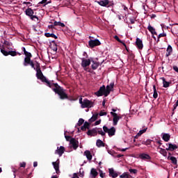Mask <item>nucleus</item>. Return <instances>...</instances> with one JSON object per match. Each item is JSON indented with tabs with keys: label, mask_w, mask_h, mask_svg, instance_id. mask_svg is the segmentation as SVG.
<instances>
[{
	"label": "nucleus",
	"mask_w": 178,
	"mask_h": 178,
	"mask_svg": "<svg viewBox=\"0 0 178 178\" xmlns=\"http://www.w3.org/2000/svg\"><path fill=\"white\" fill-rule=\"evenodd\" d=\"M49 87L51 88L56 94L59 95L60 99H69V101H73L72 97H69V96H67V94H66V92H65V90L64 88L60 87V86H59L58 83H52Z\"/></svg>",
	"instance_id": "f257e3e1"
},
{
	"label": "nucleus",
	"mask_w": 178,
	"mask_h": 178,
	"mask_svg": "<svg viewBox=\"0 0 178 178\" xmlns=\"http://www.w3.org/2000/svg\"><path fill=\"white\" fill-rule=\"evenodd\" d=\"M36 67V77L38 79V80H41L42 81V83H47V86L49 87L52 83H51V81H48V79H47V77H45V76H44V74H42V71H41V67L39 63H36L35 65Z\"/></svg>",
	"instance_id": "f03ea898"
},
{
	"label": "nucleus",
	"mask_w": 178,
	"mask_h": 178,
	"mask_svg": "<svg viewBox=\"0 0 178 178\" xmlns=\"http://www.w3.org/2000/svg\"><path fill=\"white\" fill-rule=\"evenodd\" d=\"M91 65V60L90 59H86L84 58H81V65L83 67V69L85 70V72H88L89 73L91 72L90 70H88V66H90Z\"/></svg>",
	"instance_id": "7ed1b4c3"
},
{
	"label": "nucleus",
	"mask_w": 178,
	"mask_h": 178,
	"mask_svg": "<svg viewBox=\"0 0 178 178\" xmlns=\"http://www.w3.org/2000/svg\"><path fill=\"white\" fill-rule=\"evenodd\" d=\"M103 130H104V133L108 134L109 137H113V136H115V134L116 133V129L114 127L109 129V128H108V127L104 125L103 127Z\"/></svg>",
	"instance_id": "20e7f679"
},
{
	"label": "nucleus",
	"mask_w": 178,
	"mask_h": 178,
	"mask_svg": "<svg viewBox=\"0 0 178 178\" xmlns=\"http://www.w3.org/2000/svg\"><path fill=\"white\" fill-rule=\"evenodd\" d=\"M95 94L97 95V97H102V95H104V97H106V91L105 86L103 85L102 87H100L99 90L95 92Z\"/></svg>",
	"instance_id": "39448f33"
},
{
	"label": "nucleus",
	"mask_w": 178,
	"mask_h": 178,
	"mask_svg": "<svg viewBox=\"0 0 178 178\" xmlns=\"http://www.w3.org/2000/svg\"><path fill=\"white\" fill-rule=\"evenodd\" d=\"M94 106V102L86 99L83 100L81 108H92Z\"/></svg>",
	"instance_id": "423d86ee"
},
{
	"label": "nucleus",
	"mask_w": 178,
	"mask_h": 178,
	"mask_svg": "<svg viewBox=\"0 0 178 178\" xmlns=\"http://www.w3.org/2000/svg\"><path fill=\"white\" fill-rule=\"evenodd\" d=\"M101 44V42L99 40L96 39V40H90L88 42V45L90 48H94L95 47H98Z\"/></svg>",
	"instance_id": "0eeeda50"
},
{
	"label": "nucleus",
	"mask_w": 178,
	"mask_h": 178,
	"mask_svg": "<svg viewBox=\"0 0 178 178\" xmlns=\"http://www.w3.org/2000/svg\"><path fill=\"white\" fill-rule=\"evenodd\" d=\"M110 113L113 118V126H116V124H118V122H119V120H120V119H122V117L118 115V114L116 113L111 112Z\"/></svg>",
	"instance_id": "6e6552de"
},
{
	"label": "nucleus",
	"mask_w": 178,
	"mask_h": 178,
	"mask_svg": "<svg viewBox=\"0 0 178 178\" xmlns=\"http://www.w3.org/2000/svg\"><path fill=\"white\" fill-rule=\"evenodd\" d=\"M113 87H115V83L111 82L109 85H108L106 88V97H108L109 94H111V91L113 90Z\"/></svg>",
	"instance_id": "1a4fd4ad"
},
{
	"label": "nucleus",
	"mask_w": 178,
	"mask_h": 178,
	"mask_svg": "<svg viewBox=\"0 0 178 178\" xmlns=\"http://www.w3.org/2000/svg\"><path fill=\"white\" fill-rule=\"evenodd\" d=\"M55 154L59 155V156H62L63 154H65V147L60 146L58 147L57 149L55 150Z\"/></svg>",
	"instance_id": "9d476101"
},
{
	"label": "nucleus",
	"mask_w": 178,
	"mask_h": 178,
	"mask_svg": "<svg viewBox=\"0 0 178 178\" xmlns=\"http://www.w3.org/2000/svg\"><path fill=\"white\" fill-rule=\"evenodd\" d=\"M70 143L72 145V148L74 149H77V148H79V140L75 138H71Z\"/></svg>",
	"instance_id": "9b49d317"
},
{
	"label": "nucleus",
	"mask_w": 178,
	"mask_h": 178,
	"mask_svg": "<svg viewBox=\"0 0 178 178\" xmlns=\"http://www.w3.org/2000/svg\"><path fill=\"white\" fill-rule=\"evenodd\" d=\"M108 173H109L110 177L116 178L119 176L118 172L116 171H115V170L113 168H109Z\"/></svg>",
	"instance_id": "f8f14e48"
},
{
	"label": "nucleus",
	"mask_w": 178,
	"mask_h": 178,
	"mask_svg": "<svg viewBox=\"0 0 178 178\" xmlns=\"http://www.w3.org/2000/svg\"><path fill=\"white\" fill-rule=\"evenodd\" d=\"M136 46L138 49H143V48H144V44H143V40L137 38L136 41Z\"/></svg>",
	"instance_id": "ddd939ff"
},
{
	"label": "nucleus",
	"mask_w": 178,
	"mask_h": 178,
	"mask_svg": "<svg viewBox=\"0 0 178 178\" xmlns=\"http://www.w3.org/2000/svg\"><path fill=\"white\" fill-rule=\"evenodd\" d=\"M97 134V128H94L92 129H89L87 132L88 136H95Z\"/></svg>",
	"instance_id": "4468645a"
},
{
	"label": "nucleus",
	"mask_w": 178,
	"mask_h": 178,
	"mask_svg": "<svg viewBox=\"0 0 178 178\" xmlns=\"http://www.w3.org/2000/svg\"><path fill=\"white\" fill-rule=\"evenodd\" d=\"M178 146L176 144L168 143V147L166 148V151H175L177 149Z\"/></svg>",
	"instance_id": "2eb2a0df"
},
{
	"label": "nucleus",
	"mask_w": 178,
	"mask_h": 178,
	"mask_svg": "<svg viewBox=\"0 0 178 178\" xmlns=\"http://www.w3.org/2000/svg\"><path fill=\"white\" fill-rule=\"evenodd\" d=\"M52 165L56 170V172L59 173V159H57L56 161L53 162Z\"/></svg>",
	"instance_id": "dca6fc26"
},
{
	"label": "nucleus",
	"mask_w": 178,
	"mask_h": 178,
	"mask_svg": "<svg viewBox=\"0 0 178 178\" xmlns=\"http://www.w3.org/2000/svg\"><path fill=\"white\" fill-rule=\"evenodd\" d=\"M147 30L151 33L152 35H158V34L156 33V31H155V29L154 27H152L151 26V24H149L148 26H147Z\"/></svg>",
	"instance_id": "f3484780"
},
{
	"label": "nucleus",
	"mask_w": 178,
	"mask_h": 178,
	"mask_svg": "<svg viewBox=\"0 0 178 178\" xmlns=\"http://www.w3.org/2000/svg\"><path fill=\"white\" fill-rule=\"evenodd\" d=\"M83 154L86 156L88 161H91V159H92V154H91V152H90V150L85 151Z\"/></svg>",
	"instance_id": "a211bd4d"
},
{
	"label": "nucleus",
	"mask_w": 178,
	"mask_h": 178,
	"mask_svg": "<svg viewBox=\"0 0 178 178\" xmlns=\"http://www.w3.org/2000/svg\"><path fill=\"white\" fill-rule=\"evenodd\" d=\"M162 139L165 141V143H168L170 140V134H162Z\"/></svg>",
	"instance_id": "6ab92c4d"
},
{
	"label": "nucleus",
	"mask_w": 178,
	"mask_h": 178,
	"mask_svg": "<svg viewBox=\"0 0 178 178\" xmlns=\"http://www.w3.org/2000/svg\"><path fill=\"white\" fill-rule=\"evenodd\" d=\"M97 3L100 5V6H108L109 5V0H101L99 1H97Z\"/></svg>",
	"instance_id": "aec40b11"
},
{
	"label": "nucleus",
	"mask_w": 178,
	"mask_h": 178,
	"mask_svg": "<svg viewBox=\"0 0 178 178\" xmlns=\"http://www.w3.org/2000/svg\"><path fill=\"white\" fill-rule=\"evenodd\" d=\"M25 14L26 15V16H29V17H31V16H33V15H34V10H33V9L30 8H28L25 10Z\"/></svg>",
	"instance_id": "412c9836"
},
{
	"label": "nucleus",
	"mask_w": 178,
	"mask_h": 178,
	"mask_svg": "<svg viewBox=\"0 0 178 178\" xmlns=\"http://www.w3.org/2000/svg\"><path fill=\"white\" fill-rule=\"evenodd\" d=\"M172 52H173V48H172V46L168 45V48L166 49V57L170 56L172 55Z\"/></svg>",
	"instance_id": "4be33fe9"
},
{
	"label": "nucleus",
	"mask_w": 178,
	"mask_h": 178,
	"mask_svg": "<svg viewBox=\"0 0 178 178\" xmlns=\"http://www.w3.org/2000/svg\"><path fill=\"white\" fill-rule=\"evenodd\" d=\"M92 65L91 67L92 69V70H97V69H98L99 66V63L97 62V61H94L92 60Z\"/></svg>",
	"instance_id": "5701e85b"
},
{
	"label": "nucleus",
	"mask_w": 178,
	"mask_h": 178,
	"mask_svg": "<svg viewBox=\"0 0 178 178\" xmlns=\"http://www.w3.org/2000/svg\"><path fill=\"white\" fill-rule=\"evenodd\" d=\"M139 157L140 158V159H151V156L147 154H141L139 155Z\"/></svg>",
	"instance_id": "b1692460"
},
{
	"label": "nucleus",
	"mask_w": 178,
	"mask_h": 178,
	"mask_svg": "<svg viewBox=\"0 0 178 178\" xmlns=\"http://www.w3.org/2000/svg\"><path fill=\"white\" fill-rule=\"evenodd\" d=\"M168 159H170V161H172V163H173V165H177V159H176V157L168 156Z\"/></svg>",
	"instance_id": "393cba45"
},
{
	"label": "nucleus",
	"mask_w": 178,
	"mask_h": 178,
	"mask_svg": "<svg viewBox=\"0 0 178 178\" xmlns=\"http://www.w3.org/2000/svg\"><path fill=\"white\" fill-rule=\"evenodd\" d=\"M161 80L163 81V87H164V88H168V87L170 86V82L166 81V79L165 78L162 77Z\"/></svg>",
	"instance_id": "a878e982"
},
{
	"label": "nucleus",
	"mask_w": 178,
	"mask_h": 178,
	"mask_svg": "<svg viewBox=\"0 0 178 178\" xmlns=\"http://www.w3.org/2000/svg\"><path fill=\"white\" fill-rule=\"evenodd\" d=\"M96 145L98 148H101V147H105V143L101 139H98L96 142Z\"/></svg>",
	"instance_id": "bb28decb"
},
{
	"label": "nucleus",
	"mask_w": 178,
	"mask_h": 178,
	"mask_svg": "<svg viewBox=\"0 0 178 178\" xmlns=\"http://www.w3.org/2000/svg\"><path fill=\"white\" fill-rule=\"evenodd\" d=\"M31 62H32L31 57H25L24 62V66H27Z\"/></svg>",
	"instance_id": "cd10ccee"
},
{
	"label": "nucleus",
	"mask_w": 178,
	"mask_h": 178,
	"mask_svg": "<svg viewBox=\"0 0 178 178\" xmlns=\"http://www.w3.org/2000/svg\"><path fill=\"white\" fill-rule=\"evenodd\" d=\"M45 37H47V38H49V37H51L52 38H55V40H58V36H56L55 34L54 33H44Z\"/></svg>",
	"instance_id": "c85d7f7f"
},
{
	"label": "nucleus",
	"mask_w": 178,
	"mask_h": 178,
	"mask_svg": "<svg viewBox=\"0 0 178 178\" xmlns=\"http://www.w3.org/2000/svg\"><path fill=\"white\" fill-rule=\"evenodd\" d=\"M90 175H92V177L95 178L97 176H98V172H97V170L95 168H92L90 171Z\"/></svg>",
	"instance_id": "c756f323"
},
{
	"label": "nucleus",
	"mask_w": 178,
	"mask_h": 178,
	"mask_svg": "<svg viewBox=\"0 0 178 178\" xmlns=\"http://www.w3.org/2000/svg\"><path fill=\"white\" fill-rule=\"evenodd\" d=\"M153 98H154V99H156V98H158V92L156 91V86L155 85L153 86Z\"/></svg>",
	"instance_id": "7c9ffc66"
},
{
	"label": "nucleus",
	"mask_w": 178,
	"mask_h": 178,
	"mask_svg": "<svg viewBox=\"0 0 178 178\" xmlns=\"http://www.w3.org/2000/svg\"><path fill=\"white\" fill-rule=\"evenodd\" d=\"M97 119H98V113L93 114L92 118L89 120V122H90V123H92V122H95Z\"/></svg>",
	"instance_id": "2f4dec72"
},
{
	"label": "nucleus",
	"mask_w": 178,
	"mask_h": 178,
	"mask_svg": "<svg viewBox=\"0 0 178 178\" xmlns=\"http://www.w3.org/2000/svg\"><path fill=\"white\" fill-rule=\"evenodd\" d=\"M114 38H115V40H116V41H118V42H120V44H122V45H123L124 47H125V48H127L126 43L123 42L122 41V40H120V39L119 38V36L115 35V36H114Z\"/></svg>",
	"instance_id": "473e14b6"
},
{
	"label": "nucleus",
	"mask_w": 178,
	"mask_h": 178,
	"mask_svg": "<svg viewBox=\"0 0 178 178\" xmlns=\"http://www.w3.org/2000/svg\"><path fill=\"white\" fill-rule=\"evenodd\" d=\"M152 143V140H150V139H147L146 140H143L142 142V144L143 145H151V143Z\"/></svg>",
	"instance_id": "72a5a7b5"
},
{
	"label": "nucleus",
	"mask_w": 178,
	"mask_h": 178,
	"mask_svg": "<svg viewBox=\"0 0 178 178\" xmlns=\"http://www.w3.org/2000/svg\"><path fill=\"white\" fill-rule=\"evenodd\" d=\"M97 133L98 134H100V136H105L106 132H104V131H102V129L101 128H97Z\"/></svg>",
	"instance_id": "f704fd0d"
},
{
	"label": "nucleus",
	"mask_w": 178,
	"mask_h": 178,
	"mask_svg": "<svg viewBox=\"0 0 178 178\" xmlns=\"http://www.w3.org/2000/svg\"><path fill=\"white\" fill-rule=\"evenodd\" d=\"M54 26H60V27H65V24L60 22L55 21L54 22Z\"/></svg>",
	"instance_id": "c9c22d12"
},
{
	"label": "nucleus",
	"mask_w": 178,
	"mask_h": 178,
	"mask_svg": "<svg viewBox=\"0 0 178 178\" xmlns=\"http://www.w3.org/2000/svg\"><path fill=\"white\" fill-rule=\"evenodd\" d=\"M52 43H53V51L54 52H56V51H58V45L56 44L54 40L52 41Z\"/></svg>",
	"instance_id": "e433bc0d"
},
{
	"label": "nucleus",
	"mask_w": 178,
	"mask_h": 178,
	"mask_svg": "<svg viewBox=\"0 0 178 178\" xmlns=\"http://www.w3.org/2000/svg\"><path fill=\"white\" fill-rule=\"evenodd\" d=\"M160 153L163 155V156H166L168 155V152L166 149L161 148Z\"/></svg>",
	"instance_id": "4c0bfd02"
},
{
	"label": "nucleus",
	"mask_w": 178,
	"mask_h": 178,
	"mask_svg": "<svg viewBox=\"0 0 178 178\" xmlns=\"http://www.w3.org/2000/svg\"><path fill=\"white\" fill-rule=\"evenodd\" d=\"M148 128H145L140 131H139V132L138 133V136H143V134H144V133H145V131H147Z\"/></svg>",
	"instance_id": "58836bf2"
},
{
	"label": "nucleus",
	"mask_w": 178,
	"mask_h": 178,
	"mask_svg": "<svg viewBox=\"0 0 178 178\" xmlns=\"http://www.w3.org/2000/svg\"><path fill=\"white\" fill-rule=\"evenodd\" d=\"M1 52L4 55V56H8L9 55V51H7L3 49H1Z\"/></svg>",
	"instance_id": "ea45409f"
},
{
	"label": "nucleus",
	"mask_w": 178,
	"mask_h": 178,
	"mask_svg": "<svg viewBox=\"0 0 178 178\" xmlns=\"http://www.w3.org/2000/svg\"><path fill=\"white\" fill-rule=\"evenodd\" d=\"M120 178H129L130 177V175L126 172H124L120 176Z\"/></svg>",
	"instance_id": "a19ab883"
},
{
	"label": "nucleus",
	"mask_w": 178,
	"mask_h": 178,
	"mask_svg": "<svg viewBox=\"0 0 178 178\" xmlns=\"http://www.w3.org/2000/svg\"><path fill=\"white\" fill-rule=\"evenodd\" d=\"M8 55H10L11 56H16V55H17V52L15 51H8Z\"/></svg>",
	"instance_id": "79ce46f5"
},
{
	"label": "nucleus",
	"mask_w": 178,
	"mask_h": 178,
	"mask_svg": "<svg viewBox=\"0 0 178 178\" xmlns=\"http://www.w3.org/2000/svg\"><path fill=\"white\" fill-rule=\"evenodd\" d=\"M162 37H166V33H160V34L158 35V38H157V42H159V38H162Z\"/></svg>",
	"instance_id": "37998d69"
},
{
	"label": "nucleus",
	"mask_w": 178,
	"mask_h": 178,
	"mask_svg": "<svg viewBox=\"0 0 178 178\" xmlns=\"http://www.w3.org/2000/svg\"><path fill=\"white\" fill-rule=\"evenodd\" d=\"M26 58H32L33 57V55L31 54V53L29 52V51H26L24 53V54Z\"/></svg>",
	"instance_id": "c03bdc74"
},
{
	"label": "nucleus",
	"mask_w": 178,
	"mask_h": 178,
	"mask_svg": "<svg viewBox=\"0 0 178 178\" xmlns=\"http://www.w3.org/2000/svg\"><path fill=\"white\" fill-rule=\"evenodd\" d=\"M47 2H48V0H42L38 3V6H40V5H46Z\"/></svg>",
	"instance_id": "a18cd8bd"
},
{
	"label": "nucleus",
	"mask_w": 178,
	"mask_h": 178,
	"mask_svg": "<svg viewBox=\"0 0 178 178\" xmlns=\"http://www.w3.org/2000/svg\"><path fill=\"white\" fill-rule=\"evenodd\" d=\"M84 123V119L80 118L78 121V126H81Z\"/></svg>",
	"instance_id": "49530a36"
},
{
	"label": "nucleus",
	"mask_w": 178,
	"mask_h": 178,
	"mask_svg": "<svg viewBox=\"0 0 178 178\" xmlns=\"http://www.w3.org/2000/svg\"><path fill=\"white\" fill-rule=\"evenodd\" d=\"M29 65H30L32 67V69H34V70H35L37 69V67H35V65H34V63L32 61L31 63H30Z\"/></svg>",
	"instance_id": "de8ad7c7"
},
{
	"label": "nucleus",
	"mask_w": 178,
	"mask_h": 178,
	"mask_svg": "<svg viewBox=\"0 0 178 178\" xmlns=\"http://www.w3.org/2000/svg\"><path fill=\"white\" fill-rule=\"evenodd\" d=\"M83 127H86L88 129H90V123H88V122H85Z\"/></svg>",
	"instance_id": "09e8293b"
},
{
	"label": "nucleus",
	"mask_w": 178,
	"mask_h": 178,
	"mask_svg": "<svg viewBox=\"0 0 178 178\" xmlns=\"http://www.w3.org/2000/svg\"><path fill=\"white\" fill-rule=\"evenodd\" d=\"M129 172L130 173H134V175H136V173H137L138 170L136 169H129Z\"/></svg>",
	"instance_id": "8fccbe9b"
},
{
	"label": "nucleus",
	"mask_w": 178,
	"mask_h": 178,
	"mask_svg": "<svg viewBox=\"0 0 178 178\" xmlns=\"http://www.w3.org/2000/svg\"><path fill=\"white\" fill-rule=\"evenodd\" d=\"M99 176L102 178H104L105 177V173L102 172V170H99Z\"/></svg>",
	"instance_id": "3c124183"
},
{
	"label": "nucleus",
	"mask_w": 178,
	"mask_h": 178,
	"mask_svg": "<svg viewBox=\"0 0 178 178\" xmlns=\"http://www.w3.org/2000/svg\"><path fill=\"white\" fill-rule=\"evenodd\" d=\"M99 115V116H106L107 113H106V112L100 111Z\"/></svg>",
	"instance_id": "603ef678"
},
{
	"label": "nucleus",
	"mask_w": 178,
	"mask_h": 178,
	"mask_svg": "<svg viewBox=\"0 0 178 178\" xmlns=\"http://www.w3.org/2000/svg\"><path fill=\"white\" fill-rule=\"evenodd\" d=\"M65 140H67V141H70V140H72V138H72V136H65Z\"/></svg>",
	"instance_id": "864d4df0"
},
{
	"label": "nucleus",
	"mask_w": 178,
	"mask_h": 178,
	"mask_svg": "<svg viewBox=\"0 0 178 178\" xmlns=\"http://www.w3.org/2000/svg\"><path fill=\"white\" fill-rule=\"evenodd\" d=\"M19 166L20 168H26V162L20 163Z\"/></svg>",
	"instance_id": "5fc2aeb1"
},
{
	"label": "nucleus",
	"mask_w": 178,
	"mask_h": 178,
	"mask_svg": "<svg viewBox=\"0 0 178 178\" xmlns=\"http://www.w3.org/2000/svg\"><path fill=\"white\" fill-rule=\"evenodd\" d=\"M31 20H34V19H37L38 20V17H37V15H32V16H31Z\"/></svg>",
	"instance_id": "6e6d98bb"
},
{
	"label": "nucleus",
	"mask_w": 178,
	"mask_h": 178,
	"mask_svg": "<svg viewBox=\"0 0 178 178\" xmlns=\"http://www.w3.org/2000/svg\"><path fill=\"white\" fill-rule=\"evenodd\" d=\"M127 149H129V147H127L125 149L118 148V151H122V152H124L127 151Z\"/></svg>",
	"instance_id": "4d7b16f0"
},
{
	"label": "nucleus",
	"mask_w": 178,
	"mask_h": 178,
	"mask_svg": "<svg viewBox=\"0 0 178 178\" xmlns=\"http://www.w3.org/2000/svg\"><path fill=\"white\" fill-rule=\"evenodd\" d=\"M129 21L131 22V24H134V23H135L134 18H129Z\"/></svg>",
	"instance_id": "13d9d810"
},
{
	"label": "nucleus",
	"mask_w": 178,
	"mask_h": 178,
	"mask_svg": "<svg viewBox=\"0 0 178 178\" xmlns=\"http://www.w3.org/2000/svg\"><path fill=\"white\" fill-rule=\"evenodd\" d=\"M88 128H86V127H84V125H83L81 127V130H82V131H86V130H87Z\"/></svg>",
	"instance_id": "bf43d9fd"
},
{
	"label": "nucleus",
	"mask_w": 178,
	"mask_h": 178,
	"mask_svg": "<svg viewBox=\"0 0 178 178\" xmlns=\"http://www.w3.org/2000/svg\"><path fill=\"white\" fill-rule=\"evenodd\" d=\"M95 124V126H98V124H101V120L96 121Z\"/></svg>",
	"instance_id": "052dcab7"
},
{
	"label": "nucleus",
	"mask_w": 178,
	"mask_h": 178,
	"mask_svg": "<svg viewBox=\"0 0 178 178\" xmlns=\"http://www.w3.org/2000/svg\"><path fill=\"white\" fill-rule=\"evenodd\" d=\"M48 28L51 29V30H54V29H55V25H49Z\"/></svg>",
	"instance_id": "680f3d73"
},
{
	"label": "nucleus",
	"mask_w": 178,
	"mask_h": 178,
	"mask_svg": "<svg viewBox=\"0 0 178 178\" xmlns=\"http://www.w3.org/2000/svg\"><path fill=\"white\" fill-rule=\"evenodd\" d=\"M37 166H38V163L37 161H35V162L33 163V167H34V168H37Z\"/></svg>",
	"instance_id": "e2e57ef3"
},
{
	"label": "nucleus",
	"mask_w": 178,
	"mask_h": 178,
	"mask_svg": "<svg viewBox=\"0 0 178 178\" xmlns=\"http://www.w3.org/2000/svg\"><path fill=\"white\" fill-rule=\"evenodd\" d=\"M72 178H79V175H77V173H74Z\"/></svg>",
	"instance_id": "0e129e2a"
},
{
	"label": "nucleus",
	"mask_w": 178,
	"mask_h": 178,
	"mask_svg": "<svg viewBox=\"0 0 178 178\" xmlns=\"http://www.w3.org/2000/svg\"><path fill=\"white\" fill-rule=\"evenodd\" d=\"M22 51H23L24 54H26V52H27V51H26V47H22Z\"/></svg>",
	"instance_id": "69168bd1"
},
{
	"label": "nucleus",
	"mask_w": 178,
	"mask_h": 178,
	"mask_svg": "<svg viewBox=\"0 0 178 178\" xmlns=\"http://www.w3.org/2000/svg\"><path fill=\"white\" fill-rule=\"evenodd\" d=\"M79 104H81V106L83 105V98H80L79 99Z\"/></svg>",
	"instance_id": "338daca9"
},
{
	"label": "nucleus",
	"mask_w": 178,
	"mask_h": 178,
	"mask_svg": "<svg viewBox=\"0 0 178 178\" xmlns=\"http://www.w3.org/2000/svg\"><path fill=\"white\" fill-rule=\"evenodd\" d=\"M161 141H162V140H158V141L156 142L157 144L159 145V147H161V145L162 144Z\"/></svg>",
	"instance_id": "774afa93"
}]
</instances>
